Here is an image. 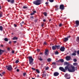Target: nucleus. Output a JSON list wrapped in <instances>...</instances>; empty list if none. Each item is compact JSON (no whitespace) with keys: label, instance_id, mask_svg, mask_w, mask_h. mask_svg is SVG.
Segmentation results:
<instances>
[{"label":"nucleus","instance_id":"obj_42","mask_svg":"<svg viewBox=\"0 0 79 79\" xmlns=\"http://www.w3.org/2000/svg\"><path fill=\"white\" fill-rule=\"evenodd\" d=\"M59 27H61V26H62V24L61 23L59 24Z\"/></svg>","mask_w":79,"mask_h":79},{"label":"nucleus","instance_id":"obj_4","mask_svg":"<svg viewBox=\"0 0 79 79\" xmlns=\"http://www.w3.org/2000/svg\"><path fill=\"white\" fill-rule=\"evenodd\" d=\"M6 68L8 71H11L13 69V68H12V66L11 65L6 66Z\"/></svg>","mask_w":79,"mask_h":79},{"label":"nucleus","instance_id":"obj_28","mask_svg":"<svg viewBox=\"0 0 79 79\" xmlns=\"http://www.w3.org/2000/svg\"><path fill=\"white\" fill-rule=\"evenodd\" d=\"M3 16V15H2V12H1L0 13V18H1V17H2Z\"/></svg>","mask_w":79,"mask_h":79},{"label":"nucleus","instance_id":"obj_62","mask_svg":"<svg viewBox=\"0 0 79 79\" xmlns=\"http://www.w3.org/2000/svg\"><path fill=\"white\" fill-rule=\"evenodd\" d=\"M33 13H36V11L35 10L34 11H33Z\"/></svg>","mask_w":79,"mask_h":79},{"label":"nucleus","instance_id":"obj_20","mask_svg":"<svg viewBox=\"0 0 79 79\" xmlns=\"http://www.w3.org/2000/svg\"><path fill=\"white\" fill-rule=\"evenodd\" d=\"M23 9H27V10H28V7L26 6H23Z\"/></svg>","mask_w":79,"mask_h":79},{"label":"nucleus","instance_id":"obj_32","mask_svg":"<svg viewBox=\"0 0 79 79\" xmlns=\"http://www.w3.org/2000/svg\"><path fill=\"white\" fill-rule=\"evenodd\" d=\"M72 55L73 56H76V53H73L72 54Z\"/></svg>","mask_w":79,"mask_h":79},{"label":"nucleus","instance_id":"obj_57","mask_svg":"<svg viewBox=\"0 0 79 79\" xmlns=\"http://www.w3.org/2000/svg\"><path fill=\"white\" fill-rule=\"evenodd\" d=\"M7 50H8V51H10V48H7Z\"/></svg>","mask_w":79,"mask_h":79},{"label":"nucleus","instance_id":"obj_1","mask_svg":"<svg viewBox=\"0 0 79 79\" xmlns=\"http://www.w3.org/2000/svg\"><path fill=\"white\" fill-rule=\"evenodd\" d=\"M29 58V64H30L31 65V66H32V65H33V64H34V62H33V61H34V59L32 58V57L31 56H29L28 57Z\"/></svg>","mask_w":79,"mask_h":79},{"label":"nucleus","instance_id":"obj_37","mask_svg":"<svg viewBox=\"0 0 79 79\" xmlns=\"http://www.w3.org/2000/svg\"><path fill=\"white\" fill-rule=\"evenodd\" d=\"M15 63H19V60H17L15 62Z\"/></svg>","mask_w":79,"mask_h":79},{"label":"nucleus","instance_id":"obj_61","mask_svg":"<svg viewBox=\"0 0 79 79\" xmlns=\"http://www.w3.org/2000/svg\"><path fill=\"white\" fill-rule=\"evenodd\" d=\"M43 22H45V21H46V20H45V19H44L43 20Z\"/></svg>","mask_w":79,"mask_h":79},{"label":"nucleus","instance_id":"obj_29","mask_svg":"<svg viewBox=\"0 0 79 79\" xmlns=\"http://www.w3.org/2000/svg\"><path fill=\"white\" fill-rule=\"evenodd\" d=\"M36 71L38 73H40V71H39V70H38V69H37L36 70Z\"/></svg>","mask_w":79,"mask_h":79},{"label":"nucleus","instance_id":"obj_7","mask_svg":"<svg viewBox=\"0 0 79 79\" xmlns=\"http://www.w3.org/2000/svg\"><path fill=\"white\" fill-rule=\"evenodd\" d=\"M59 69L61 71H63V72L65 73V70H64V68H63V67H59Z\"/></svg>","mask_w":79,"mask_h":79},{"label":"nucleus","instance_id":"obj_6","mask_svg":"<svg viewBox=\"0 0 79 79\" xmlns=\"http://www.w3.org/2000/svg\"><path fill=\"white\" fill-rule=\"evenodd\" d=\"M65 50V48L64 46L61 47L60 48V51L61 52H64Z\"/></svg>","mask_w":79,"mask_h":79},{"label":"nucleus","instance_id":"obj_54","mask_svg":"<svg viewBox=\"0 0 79 79\" xmlns=\"http://www.w3.org/2000/svg\"><path fill=\"white\" fill-rule=\"evenodd\" d=\"M45 4V5H48V2H46Z\"/></svg>","mask_w":79,"mask_h":79},{"label":"nucleus","instance_id":"obj_58","mask_svg":"<svg viewBox=\"0 0 79 79\" xmlns=\"http://www.w3.org/2000/svg\"><path fill=\"white\" fill-rule=\"evenodd\" d=\"M11 43V41H10L9 42V44H10Z\"/></svg>","mask_w":79,"mask_h":79},{"label":"nucleus","instance_id":"obj_23","mask_svg":"<svg viewBox=\"0 0 79 79\" xmlns=\"http://www.w3.org/2000/svg\"><path fill=\"white\" fill-rule=\"evenodd\" d=\"M4 40L6 42H8V39L6 38H5Z\"/></svg>","mask_w":79,"mask_h":79},{"label":"nucleus","instance_id":"obj_40","mask_svg":"<svg viewBox=\"0 0 79 79\" xmlns=\"http://www.w3.org/2000/svg\"><path fill=\"white\" fill-rule=\"evenodd\" d=\"M52 64L53 65V66H54V65H56V63H55V62H53L52 63Z\"/></svg>","mask_w":79,"mask_h":79},{"label":"nucleus","instance_id":"obj_24","mask_svg":"<svg viewBox=\"0 0 79 79\" xmlns=\"http://www.w3.org/2000/svg\"><path fill=\"white\" fill-rule=\"evenodd\" d=\"M76 41H77V42H79V37H77Z\"/></svg>","mask_w":79,"mask_h":79},{"label":"nucleus","instance_id":"obj_46","mask_svg":"<svg viewBox=\"0 0 79 79\" xmlns=\"http://www.w3.org/2000/svg\"><path fill=\"white\" fill-rule=\"evenodd\" d=\"M59 10V8H56L55 9L56 11H58Z\"/></svg>","mask_w":79,"mask_h":79},{"label":"nucleus","instance_id":"obj_55","mask_svg":"<svg viewBox=\"0 0 79 79\" xmlns=\"http://www.w3.org/2000/svg\"><path fill=\"white\" fill-rule=\"evenodd\" d=\"M12 53H13V54H14V53H15V51H12Z\"/></svg>","mask_w":79,"mask_h":79},{"label":"nucleus","instance_id":"obj_35","mask_svg":"<svg viewBox=\"0 0 79 79\" xmlns=\"http://www.w3.org/2000/svg\"><path fill=\"white\" fill-rule=\"evenodd\" d=\"M73 60L74 62H76L77 61V59H74Z\"/></svg>","mask_w":79,"mask_h":79},{"label":"nucleus","instance_id":"obj_27","mask_svg":"<svg viewBox=\"0 0 79 79\" xmlns=\"http://www.w3.org/2000/svg\"><path fill=\"white\" fill-rule=\"evenodd\" d=\"M0 31H2L3 30V27L0 26Z\"/></svg>","mask_w":79,"mask_h":79},{"label":"nucleus","instance_id":"obj_15","mask_svg":"<svg viewBox=\"0 0 79 79\" xmlns=\"http://www.w3.org/2000/svg\"><path fill=\"white\" fill-rule=\"evenodd\" d=\"M4 52V51L3 50H2V49H0V55H1L2 54V53Z\"/></svg>","mask_w":79,"mask_h":79},{"label":"nucleus","instance_id":"obj_18","mask_svg":"<svg viewBox=\"0 0 79 79\" xmlns=\"http://www.w3.org/2000/svg\"><path fill=\"white\" fill-rule=\"evenodd\" d=\"M68 39L67 38V37H65L64 38V42H66V41H68Z\"/></svg>","mask_w":79,"mask_h":79},{"label":"nucleus","instance_id":"obj_50","mask_svg":"<svg viewBox=\"0 0 79 79\" xmlns=\"http://www.w3.org/2000/svg\"><path fill=\"white\" fill-rule=\"evenodd\" d=\"M77 53L78 55H79V50L77 51Z\"/></svg>","mask_w":79,"mask_h":79},{"label":"nucleus","instance_id":"obj_47","mask_svg":"<svg viewBox=\"0 0 79 79\" xmlns=\"http://www.w3.org/2000/svg\"><path fill=\"white\" fill-rule=\"evenodd\" d=\"M34 15V13L33 12L32 13L30 14V15Z\"/></svg>","mask_w":79,"mask_h":79},{"label":"nucleus","instance_id":"obj_39","mask_svg":"<svg viewBox=\"0 0 79 79\" xmlns=\"http://www.w3.org/2000/svg\"><path fill=\"white\" fill-rule=\"evenodd\" d=\"M44 15L45 16H47V13L46 12H44L43 13Z\"/></svg>","mask_w":79,"mask_h":79},{"label":"nucleus","instance_id":"obj_14","mask_svg":"<svg viewBox=\"0 0 79 79\" xmlns=\"http://www.w3.org/2000/svg\"><path fill=\"white\" fill-rule=\"evenodd\" d=\"M75 23L77 25V26H79V20H76L75 21Z\"/></svg>","mask_w":79,"mask_h":79},{"label":"nucleus","instance_id":"obj_19","mask_svg":"<svg viewBox=\"0 0 79 79\" xmlns=\"http://www.w3.org/2000/svg\"><path fill=\"white\" fill-rule=\"evenodd\" d=\"M38 58L39 60H40V61H42V59L41 56H39L38 57Z\"/></svg>","mask_w":79,"mask_h":79},{"label":"nucleus","instance_id":"obj_5","mask_svg":"<svg viewBox=\"0 0 79 79\" xmlns=\"http://www.w3.org/2000/svg\"><path fill=\"white\" fill-rule=\"evenodd\" d=\"M64 77H65L66 79H69L71 78V76H70V75L68 74L67 73H66L65 74Z\"/></svg>","mask_w":79,"mask_h":79},{"label":"nucleus","instance_id":"obj_45","mask_svg":"<svg viewBox=\"0 0 79 79\" xmlns=\"http://www.w3.org/2000/svg\"><path fill=\"white\" fill-rule=\"evenodd\" d=\"M14 26L15 27H17V25H16V24H14Z\"/></svg>","mask_w":79,"mask_h":79},{"label":"nucleus","instance_id":"obj_21","mask_svg":"<svg viewBox=\"0 0 79 79\" xmlns=\"http://www.w3.org/2000/svg\"><path fill=\"white\" fill-rule=\"evenodd\" d=\"M56 48H57V49H60V45H56Z\"/></svg>","mask_w":79,"mask_h":79},{"label":"nucleus","instance_id":"obj_17","mask_svg":"<svg viewBox=\"0 0 79 79\" xmlns=\"http://www.w3.org/2000/svg\"><path fill=\"white\" fill-rule=\"evenodd\" d=\"M10 3L12 5L13 4H14V3H15V0H10Z\"/></svg>","mask_w":79,"mask_h":79},{"label":"nucleus","instance_id":"obj_36","mask_svg":"<svg viewBox=\"0 0 79 79\" xmlns=\"http://www.w3.org/2000/svg\"><path fill=\"white\" fill-rule=\"evenodd\" d=\"M49 69V67H47L46 68L45 70H48V69Z\"/></svg>","mask_w":79,"mask_h":79},{"label":"nucleus","instance_id":"obj_59","mask_svg":"<svg viewBox=\"0 0 79 79\" xmlns=\"http://www.w3.org/2000/svg\"><path fill=\"white\" fill-rule=\"evenodd\" d=\"M48 52V50H46L45 51V52Z\"/></svg>","mask_w":79,"mask_h":79},{"label":"nucleus","instance_id":"obj_8","mask_svg":"<svg viewBox=\"0 0 79 79\" xmlns=\"http://www.w3.org/2000/svg\"><path fill=\"white\" fill-rule=\"evenodd\" d=\"M64 5H60V10H64Z\"/></svg>","mask_w":79,"mask_h":79},{"label":"nucleus","instance_id":"obj_11","mask_svg":"<svg viewBox=\"0 0 79 79\" xmlns=\"http://www.w3.org/2000/svg\"><path fill=\"white\" fill-rule=\"evenodd\" d=\"M69 66V65H67L66 66H65V69H64L65 73V72H66V70L69 69L68 68Z\"/></svg>","mask_w":79,"mask_h":79},{"label":"nucleus","instance_id":"obj_64","mask_svg":"<svg viewBox=\"0 0 79 79\" xmlns=\"http://www.w3.org/2000/svg\"><path fill=\"white\" fill-rule=\"evenodd\" d=\"M41 26H42V27H44V24H42L41 25Z\"/></svg>","mask_w":79,"mask_h":79},{"label":"nucleus","instance_id":"obj_38","mask_svg":"<svg viewBox=\"0 0 79 79\" xmlns=\"http://www.w3.org/2000/svg\"><path fill=\"white\" fill-rule=\"evenodd\" d=\"M43 45H47V43L44 42L43 44Z\"/></svg>","mask_w":79,"mask_h":79},{"label":"nucleus","instance_id":"obj_25","mask_svg":"<svg viewBox=\"0 0 79 79\" xmlns=\"http://www.w3.org/2000/svg\"><path fill=\"white\" fill-rule=\"evenodd\" d=\"M51 59L49 58H48V59H47V61L48 62H50V61H51Z\"/></svg>","mask_w":79,"mask_h":79},{"label":"nucleus","instance_id":"obj_30","mask_svg":"<svg viewBox=\"0 0 79 79\" xmlns=\"http://www.w3.org/2000/svg\"><path fill=\"white\" fill-rule=\"evenodd\" d=\"M59 54V52L58 51H56L55 52V54L56 55H58V54Z\"/></svg>","mask_w":79,"mask_h":79},{"label":"nucleus","instance_id":"obj_60","mask_svg":"<svg viewBox=\"0 0 79 79\" xmlns=\"http://www.w3.org/2000/svg\"><path fill=\"white\" fill-rule=\"evenodd\" d=\"M8 2H10L11 0H7Z\"/></svg>","mask_w":79,"mask_h":79},{"label":"nucleus","instance_id":"obj_53","mask_svg":"<svg viewBox=\"0 0 79 79\" xmlns=\"http://www.w3.org/2000/svg\"><path fill=\"white\" fill-rule=\"evenodd\" d=\"M2 74H5V72H3L2 73Z\"/></svg>","mask_w":79,"mask_h":79},{"label":"nucleus","instance_id":"obj_13","mask_svg":"<svg viewBox=\"0 0 79 79\" xmlns=\"http://www.w3.org/2000/svg\"><path fill=\"white\" fill-rule=\"evenodd\" d=\"M52 48L53 50H56V45L53 46L52 47Z\"/></svg>","mask_w":79,"mask_h":79},{"label":"nucleus","instance_id":"obj_22","mask_svg":"<svg viewBox=\"0 0 79 79\" xmlns=\"http://www.w3.org/2000/svg\"><path fill=\"white\" fill-rule=\"evenodd\" d=\"M13 40H18V37H14L13 38Z\"/></svg>","mask_w":79,"mask_h":79},{"label":"nucleus","instance_id":"obj_56","mask_svg":"<svg viewBox=\"0 0 79 79\" xmlns=\"http://www.w3.org/2000/svg\"><path fill=\"white\" fill-rule=\"evenodd\" d=\"M16 71L17 72H19V69H18L16 70Z\"/></svg>","mask_w":79,"mask_h":79},{"label":"nucleus","instance_id":"obj_26","mask_svg":"<svg viewBox=\"0 0 79 79\" xmlns=\"http://www.w3.org/2000/svg\"><path fill=\"white\" fill-rule=\"evenodd\" d=\"M73 65L74 66H77V63H73Z\"/></svg>","mask_w":79,"mask_h":79},{"label":"nucleus","instance_id":"obj_51","mask_svg":"<svg viewBox=\"0 0 79 79\" xmlns=\"http://www.w3.org/2000/svg\"><path fill=\"white\" fill-rule=\"evenodd\" d=\"M31 69H33V70H34V71H35V68H31Z\"/></svg>","mask_w":79,"mask_h":79},{"label":"nucleus","instance_id":"obj_3","mask_svg":"<svg viewBox=\"0 0 79 79\" xmlns=\"http://www.w3.org/2000/svg\"><path fill=\"white\" fill-rule=\"evenodd\" d=\"M42 0H36L34 1L33 3L35 5H39L41 4V1Z\"/></svg>","mask_w":79,"mask_h":79},{"label":"nucleus","instance_id":"obj_49","mask_svg":"<svg viewBox=\"0 0 79 79\" xmlns=\"http://www.w3.org/2000/svg\"><path fill=\"white\" fill-rule=\"evenodd\" d=\"M14 44H16L17 43V42L16 41H13Z\"/></svg>","mask_w":79,"mask_h":79},{"label":"nucleus","instance_id":"obj_31","mask_svg":"<svg viewBox=\"0 0 79 79\" xmlns=\"http://www.w3.org/2000/svg\"><path fill=\"white\" fill-rule=\"evenodd\" d=\"M47 75V73H46V74H43V76L44 77H45V76H46Z\"/></svg>","mask_w":79,"mask_h":79},{"label":"nucleus","instance_id":"obj_2","mask_svg":"<svg viewBox=\"0 0 79 79\" xmlns=\"http://www.w3.org/2000/svg\"><path fill=\"white\" fill-rule=\"evenodd\" d=\"M68 71L70 73H73L74 72L76 71V69H75V67L73 65H71L70 67V69H68Z\"/></svg>","mask_w":79,"mask_h":79},{"label":"nucleus","instance_id":"obj_34","mask_svg":"<svg viewBox=\"0 0 79 79\" xmlns=\"http://www.w3.org/2000/svg\"><path fill=\"white\" fill-rule=\"evenodd\" d=\"M24 23V21H23L22 23H20V24L21 25V26L22 27L23 26V25H22V24H23Z\"/></svg>","mask_w":79,"mask_h":79},{"label":"nucleus","instance_id":"obj_48","mask_svg":"<svg viewBox=\"0 0 79 79\" xmlns=\"http://www.w3.org/2000/svg\"><path fill=\"white\" fill-rule=\"evenodd\" d=\"M45 55H48V54L47 53V52H45Z\"/></svg>","mask_w":79,"mask_h":79},{"label":"nucleus","instance_id":"obj_33","mask_svg":"<svg viewBox=\"0 0 79 79\" xmlns=\"http://www.w3.org/2000/svg\"><path fill=\"white\" fill-rule=\"evenodd\" d=\"M49 1L50 2H51V3H52V2H54V0H49Z\"/></svg>","mask_w":79,"mask_h":79},{"label":"nucleus","instance_id":"obj_43","mask_svg":"<svg viewBox=\"0 0 79 79\" xmlns=\"http://www.w3.org/2000/svg\"><path fill=\"white\" fill-rule=\"evenodd\" d=\"M30 19H34V16H31L30 17Z\"/></svg>","mask_w":79,"mask_h":79},{"label":"nucleus","instance_id":"obj_41","mask_svg":"<svg viewBox=\"0 0 79 79\" xmlns=\"http://www.w3.org/2000/svg\"><path fill=\"white\" fill-rule=\"evenodd\" d=\"M55 7L56 8H58V7H59V6H58L57 5H56L55 6Z\"/></svg>","mask_w":79,"mask_h":79},{"label":"nucleus","instance_id":"obj_10","mask_svg":"<svg viewBox=\"0 0 79 79\" xmlns=\"http://www.w3.org/2000/svg\"><path fill=\"white\" fill-rule=\"evenodd\" d=\"M56 62H61V63H63L64 62V60L63 59H60L59 60L56 61Z\"/></svg>","mask_w":79,"mask_h":79},{"label":"nucleus","instance_id":"obj_44","mask_svg":"<svg viewBox=\"0 0 79 79\" xmlns=\"http://www.w3.org/2000/svg\"><path fill=\"white\" fill-rule=\"evenodd\" d=\"M26 75V73H23V76H25Z\"/></svg>","mask_w":79,"mask_h":79},{"label":"nucleus","instance_id":"obj_12","mask_svg":"<svg viewBox=\"0 0 79 79\" xmlns=\"http://www.w3.org/2000/svg\"><path fill=\"white\" fill-rule=\"evenodd\" d=\"M59 75V73L56 72L54 73V76H58Z\"/></svg>","mask_w":79,"mask_h":79},{"label":"nucleus","instance_id":"obj_16","mask_svg":"<svg viewBox=\"0 0 79 79\" xmlns=\"http://www.w3.org/2000/svg\"><path fill=\"white\" fill-rule=\"evenodd\" d=\"M64 66H65V65H69V63H68L67 62H64Z\"/></svg>","mask_w":79,"mask_h":79},{"label":"nucleus","instance_id":"obj_63","mask_svg":"<svg viewBox=\"0 0 79 79\" xmlns=\"http://www.w3.org/2000/svg\"><path fill=\"white\" fill-rule=\"evenodd\" d=\"M37 20H35V23H36V22H37Z\"/></svg>","mask_w":79,"mask_h":79},{"label":"nucleus","instance_id":"obj_52","mask_svg":"<svg viewBox=\"0 0 79 79\" xmlns=\"http://www.w3.org/2000/svg\"><path fill=\"white\" fill-rule=\"evenodd\" d=\"M70 37H71V36H68L67 38H68V39L69 38H70Z\"/></svg>","mask_w":79,"mask_h":79},{"label":"nucleus","instance_id":"obj_9","mask_svg":"<svg viewBox=\"0 0 79 79\" xmlns=\"http://www.w3.org/2000/svg\"><path fill=\"white\" fill-rule=\"evenodd\" d=\"M66 59L67 61H69L71 60V56H67L66 57Z\"/></svg>","mask_w":79,"mask_h":79}]
</instances>
